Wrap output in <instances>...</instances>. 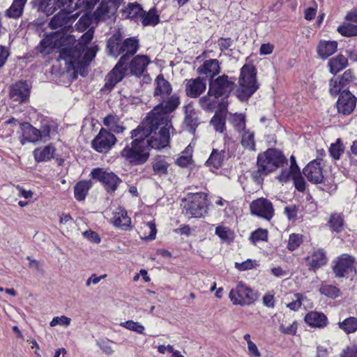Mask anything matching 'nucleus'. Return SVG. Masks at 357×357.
<instances>
[{"label": "nucleus", "mask_w": 357, "mask_h": 357, "mask_svg": "<svg viewBox=\"0 0 357 357\" xmlns=\"http://www.w3.org/2000/svg\"><path fill=\"white\" fill-rule=\"evenodd\" d=\"M98 46H57L56 61H63L67 72L73 71V77L79 74L84 77L87 68L96 57Z\"/></svg>", "instance_id": "f257e3e1"}, {"label": "nucleus", "mask_w": 357, "mask_h": 357, "mask_svg": "<svg viewBox=\"0 0 357 357\" xmlns=\"http://www.w3.org/2000/svg\"><path fill=\"white\" fill-rule=\"evenodd\" d=\"M257 68L253 65L245 64L241 69L237 89L238 98L241 101L248 100L259 89L257 82Z\"/></svg>", "instance_id": "f03ea898"}, {"label": "nucleus", "mask_w": 357, "mask_h": 357, "mask_svg": "<svg viewBox=\"0 0 357 357\" xmlns=\"http://www.w3.org/2000/svg\"><path fill=\"white\" fill-rule=\"evenodd\" d=\"M207 195L205 192H190L181 200L183 213L190 218H200L207 213Z\"/></svg>", "instance_id": "7ed1b4c3"}, {"label": "nucleus", "mask_w": 357, "mask_h": 357, "mask_svg": "<svg viewBox=\"0 0 357 357\" xmlns=\"http://www.w3.org/2000/svg\"><path fill=\"white\" fill-rule=\"evenodd\" d=\"M257 162L261 165V170L268 174L287 164V159L282 151L268 148L258 154Z\"/></svg>", "instance_id": "20e7f679"}, {"label": "nucleus", "mask_w": 357, "mask_h": 357, "mask_svg": "<svg viewBox=\"0 0 357 357\" xmlns=\"http://www.w3.org/2000/svg\"><path fill=\"white\" fill-rule=\"evenodd\" d=\"M130 165L139 166L145 164L150 156L149 149L143 144H139L137 140H132L127 144L120 153Z\"/></svg>", "instance_id": "39448f33"}, {"label": "nucleus", "mask_w": 357, "mask_h": 357, "mask_svg": "<svg viewBox=\"0 0 357 357\" xmlns=\"http://www.w3.org/2000/svg\"><path fill=\"white\" fill-rule=\"evenodd\" d=\"M229 297L234 305L241 306L253 304L258 298V294L243 282H239L236 288L231 289Z\"/></svg>", "instance_id": "423d86ee"}, {"label": "nucleus", "mask_w": 357, "mask_h": 357, "mask_svg": "<svg viewBox=\"0 0 357 357\" xmlns=\"http://www.w3.org/2000/svg\"><path fill=\"white\" fill-rule=\"evenodd\" d=\"M234 85L233 81L229 80L227 75H222L215 79L210 80L208 96H213L216 99L222 96L227 98L233 91Z\"/></svg>", "instance_id": "0eeeda50"}, {"label": "nucleus", "mask_w": 357, "mask_h": 357, "mask_svg": "<svg viewBox=\"0 0 357 357\" xmlns=\"http://www.w3.org/2000/svg\"><path fill=\"white\" fill-rule=\"evenodd\" d=\"M92 178L100 181L108 193L114 192L122 180L114 172H106L103 169L98 167L91 172Z\"/></svg>", "instance_id": "6e6552de"}, {"label": "nucleus", "mask_w": 357, "mask_h": 357, "mask_svg": "<svg viewBox=\"0 0 357 357\" xmlns=\"http://www.w3.org/2000/svg\"><path fill=\"white\" fill-rule=\"evenodd\" d=\"M116 138L110 131L102 128L91 142L92 148L99 153H107L116 144Z\"/></svg>", "instance_id": "1a4fd4ad"}, {"label": "nucleus", "mask_w": 357, "mask_h": 357, "mask_svg": "<svg viewBox=\"0 0 357 357\" xmlns=\"http://www.w3.org/2000/svg\"><path fill=\"white\" fill-rule=\"evenodd\" d=\"M356 261L354 257L342 255L337 260L334 261V265L332 268L335 278H342L348 277L352 272L356 273Z\"/></svg>", "instance_id": "9d476101"}, {"label": "nucleus", "mask_w": 357, "mask_h": 357, "mask_svg": "<svg viewBox=\"0 0 357 357\" xmlns=\"http://www.w3.org/2000/svg\"><path fill=\"white\" fill-rule=\"evenodd\" d=\"M77 0H41L39 9L47 15L52 14L56 8L62 10L74 11L77 8Z\"/></svg>", "instance_id": "9b49d317"}, {"label": "nucleus", "mask_w": 357, "mask_h": 357, "mask_svg": "<svg viewBox=\"0 0 357 357\" xmlns=\"http://www.w3.org/2000/svg\"><path fill=\"white\" fill-rule=\"evenodd\" d=\"M165 126L160 128L158 133L152 134L151 137L148 139L147 147L150 149H162L169 146L170 137H169V129L172 128L173 130L174 128L172 125L170 124L169 126V121H166Z\"/></svg>", "instance_id": "f8f14e48"}, {"label": "nucleus", "mask_w": 357, "mask_h": 357, "mask_svg": "<svg viewBox=\"0 0 357 357\" xmlns=\"http://www.w3.org/2000/svg\"><path fill=\"white\" fill-rule=\"evenodd\" d=\"M31 87L27 81L20 80L9 88V98L20 104L26 103L29 100Z\"/></svg>", "instance_id": "ddd939ff"}, {"label": "nucleus", "mask_w": 357, "mask_h": 357, "mask_svg": "<svg viewBox=\"0 0 357 357\" xmlns=\"http://www.w3.org/2000/svg\"><path fill=\"white\" fill-rule=\"evenodd\" d=\"M252 215L270 220L274 215L273 204L266 198H259L252 201L250 205Z\"/></svg>", "instance_id": "4468645a"}, {"label": "nucleus", "mask_w": 357, "mask_h": 357, "mask_svg": "<svg viewBox=\"0 0 357 357\" xmlns=\"http://www.w3.org/2000/svg\"><path fill=\"white\" fill-rule=\"evenodd\" d=\"M357 98L351 93L349 89H343L339 93V98L336 103L339 113L343 115L351 114L356 105Z\"/></svg>", "instance_id": "2eb2a0df"}, {"label": "nucleus", "mask_w": 357, "mask_h": 357, "mask_svg": "<svg viewBox=\"0 0 357 357\" xmlns=\"http://www.w3.org/2000/svg\"><path fill=\"white\" fill-rule=\"evenodd\" d=\"M356 79L351 69L347 70L340 78L331 79L329 81L331 95L333 96L338 95L343 89H348L349 84L355 83Z\"/></svg>", "instance_id": "dca6fc26"}, {"label": "nucleus", "mask_w": 357, "mask_h": 357, "mask_svg": "<svg viewBox=\"0 0 357 357\" xmlns=\"http://www.w3.org/2000/svg\"><path fill=\"white\" fill-rule=\"evenodd\" d=\"M75 36L66 34L61 31L46 33L39 45H75Z\"/></svg>", "instance_id": "f3484780"}, {"label": "nucleus", "mask_w": 357, "mask_h": 357, "mask_svg": "<svg viewBox=\"0 0 357 357\" xmlns=\"http://www.w3.org/2000/svg\"><path fill=\"white\" fill-rule=\"evenodd\" d=\"M73 13V11L61 10L51 19L49 23L50 27L53 29L70 27L79 16L78 12L74 14Z\"/></svg>", "instance_id": "a211bd4d"}, {"label": "nucleus", "mask_w": 357, "mask_h": 357, "mask_svg": "<svg viewBox=\"0 0 357 357\" xmlns=\"http://www.w3.org/2000/svg\"><path fill=\"white\" fill-rule=\"evenodd\" d=\"M321 160L316 159L310 162L303 170V173L307 179L314 184L321 183L324 181Z\"/></svg>", "instance_id": "6ab92c4d"}, {"label": "nucleus", "mask_w": 357, "mask_h": 357, "mask_svg": "<svg viewBox=\"0 0 357 357\" xmlns=\"http://www.w3.org/2000/svg\"><path fill=\"white\" fill-rule=\"evenodd\" d=\"M305 260L307 262L309 271L314 272H316L321 266L326 265L328 261L326 252L321 248L314 251L311 257H306Z\"/></svg>", "instance_id": "aec40b11"}, {"label": "nucleus", "mask_w": 357, "mask_h": 357, "mask_svg": "<svg viewBox=\"0 0 357 357\" xmlns=\"http://www.w3.org/2000/svg\"><path fill=\"white\" fill-rule=\"evenodd\" d=\"M149 63V57L144 55H137L134 57L129 64L130 74L137 77H141L146 70Z\"/></svg>", "instance_id": "412c9836"}, {"label": "nucleus", "mask_w": 357, "mask_h": 357, "mask_svg": "<svg viewBox=\"0 0 357 357\" xmlns=\"http://www.w3.org/2000/svg\"><path fill=\"white\" fill-rule=\"evenodd\" d=\"M206 78L198 77L196 79H190L189 83L186 84V94L190 98H197L206 89Z\"/></svg>", "instance_id": "4be33fe9"}, {"label": "nucleus", "mask_w": 357, "mask_h": 357, "mask_svg": "<svg viewBox=\"0 0 357 357\" xmlns=\"http://www.w3.org/2000/svg\"><path fill=\"white\" fill-rule=\"evenodd\" d=\"M220 72L219 61L217 59H209L204 62L202 66L198 68L197 73L199 75H206L209 79H213V77Z\"/></svg>", "instance_id": "5701e85b"}, {"label": "nucleus", "mask_w": 357, "mask_h": 357, "mask_svg": "<svg viewBox=\"0 0 357 357\" xmlns=\"http://www.w3.org/2000/svg\"><path fill=\"white\" fill-rule=\"evenodd\" d=\"M306 324L314 328H324L328 325V318L323 313L317 311L308 312L304 319Z\"/></svg>", "instance_id": "b1692460"}, {"label": "nucleus", "mask_w": 357, "mask_h": 357, "mask_svg": "<svg viewBox=\"0 0 357 357\" xmlns=\"http://www.w3.org/2000/svg\"><path fill=\"white\" fill-rule=\"evenodd\" d=\"M127 70V67H121L116 64L107 75V81L105 87L113 88L125 77Z\"/></svg>", "instance_id": "393cba45"}, {"label": "nucleus", "mask_w": 357, "mask_h": 357, "mask_svg": "<svg viewBox=\"0 0 357 357\" xmlns=\"http://www.w3.org/2000/svg\"><path fill=\"white\" fill-rule=\"evenodd\" d=\"M130 134V138L132 139V140H137L139 142V144H143L147 146V138L151 135V130H148L145 126V123L142 122L137 128L132 130Z\"/></svg>", "instance_id": "a878e982"}, {"label": "nucleus", "mask_w": 357, "mask_h": 357, "mask_svg": "<svg viewBox=\"0 0 357 357\" xmlns=\"http://www.w3.org/2000/svg\"><path fill=\"white\" fill-rule=\"evenodd\" d=\"M55 151V147L52 144H49L43 148H36L33 154L37 162H42L54 158Z\"/></svg>", "instance_id": "bb28decb"}, {"label": "nucleus", "mask_w": 357, "mask_h": 357, "mask_svg": "<svg viewBox=\"0 0 357 357\" xmlns=\"http://www.w3.org/2000/svg\"><path fill=\"white\" fill-rule=\"evenodd\" d=\"M179 104V97L176 94H173L168 98L165 104L160 103L154 109L158 112H162L165 114H168L173 112L178 107Z\"/></svg>", "instance_id": "cd10ccee"}, {"label": "nucleus", "mask_w": 357, "mask_h": 357, "mask_svg": "<svg viewBox=\"0 0 357 357\" xmlns=\"http://www.w3.org/2000/svg\"><path fill=\"white\" fill-rule=\"evenodd\" d=\"M20 126L22 135L27 137L29 142L36 143L40 139V130L33 127L30 123L22 122Z\"/></svg>", "instance_id": "c85d7f7f"}, {"label": "nucleus", "mask_w": 357, "mask_h": 357, "mask_svg": "<svg viewBox=\"0 0 357 357\" xmlns=\"http://www.w3.org/2000/svg\"><path fill=\"white\" fill-rule=\"evenodd\" d=\"M155 84L156 85L153 96H158L163 94L170 95L172 91L171 84L165 79L162 74H160L157 76Z\"/></svg>", "instance_id": "c756f323"}, {"label": "nucleus", "mask_w": 357, "mask_h": 357, "mask_svg": "<svg viewBox=\"0 0 357 357\" xmlns=\"http://www.w3.org/2000/svg\"><path fill=\"white\" fill-rule=\"evenodd\" d=\"M225 157V151H218L216 149H213L211 153L206 161L205 165L207 167H212L215 169L222 167Z\"/></svg>", "instance_id": "7c9ffc66"}, {"label": "nucleus", "mask_w": 357, "mask_h": 357, "mask_svg": "<svg viewBox=\"0 0 357 357\" xmlns=\"http://www.w3.org/2000/svg\"><path fill=\"white\" fill-rule=\"evenodd\" d=\"M330 73L336 75L337 73L343 70L348 65V60L342 54H338L337 56L331 59L328 63Z\"/></svg>", "instance_id": "2f4dec72"}, {"label": "nucleus", "mask_w": 357, "mask_h": 357, "mask_svg": "<svg viewBox=\"0 0 357 357\" xmlns=\"http://www.w3.org/2000/svg\"><path fill=\"white\" fill-rule=\"evenodd\" d=\"M91 186V181H79L74 187L75 198L77 201L84 200Z\"/></svg>", "instance_id": "473e14b6"}, {"label": "nucleus", "mask_w": 357, "mask_h": 357, "mask_svg": "<svg viewBox=\"0 0 357 357\" xmlns=\"http://www.w3.org/2000/svg\"><path fill=\"white\" fill-rule=\"evenodd\" d=\"M210 123L213 126L215 131L222 133L225 130L226 112L221 109L216 111Z\"/></svg>", "instance_id": "72a5a7b5"}, {"label": "nucleus", "mask_w": 357, "mask_h": 357, "mask_svg": "<svg viewBox=\"0 0 357 357\" xmlns=\"http://www.w3.org/2000/svg\"><path fill=\"white\" fill-rule=\"evenodd\" d=\"M26 0H14L10 7L6 10V15L10 18L20 17L24 10Z\"/></svg>", "instance_id": "f704fd0d"}, {"label": "nucleus", "mask_w": 357, "mask_h": 357, "mask_svg": "<svg viewBox=\"0 0 357 357\" xmlns=\"http://www.w3.org/2000/svg\"><path fill=\"white\" fill-rule=\"evenodd\" d=\"M169 164L158 155L152 163V168L155 175L159 176H166L168 174V167Z\"/></svg>", "instance_id": "c9c22d12"}, {"label": "nucleus", "mask_w": 357, "mask_h": 357, "mask_svg": "<svg viewBox=\"0 0 357 357\" xmlns=\"http://www.w3.org/2000/svg\"><path fill=\"white\" fill-rule=\"evenodd\" d=\"M166 121H169V126L170 124H172L170 120L165 119V118L160 117V116H155L151 119H147L146 122H144V123H145V126H146V128L148 130H151V135H152V134L157 133L156 132L157 130L160 129V128L165 126V124L167 123Z\"/></svg>", "instance_id": "e433bc0d"}, {"label": "nucleus", "mask_w": 357, "mask_h": 357, "mask_svg": "<svg viewBox=\"0 0 357 357\" xmlns=\"http://www.w3.org/2000/svg\"><path fill=\"white\" fill-rule=\"evenodd\" d=\"M143 14V9L142 6L137 3H129L123 10V16L126 18L135 19L138 17H142Z\"/></svg>", "instance_id": "4c0bfd02"}, {"label": "nucleus", "mask_w": 357, "mask_h": 357, "mask_svg": "<svg viewBox=\"0 0 357 357\" xmlns=\"http://www.w3.org/2000/svg\"><path fill=\"white\" fill-rule=\"evenodd\" d=\"M141 18L143 26H154L160 22L159 15L157 13L155 8H151L147 13L143 10Z\"/></svg>", "instance_id": "58836bf2"}, {"label": "nucleus", "mask_w": 357, "mask_h": 357, "mask_svg": "<svg viewBox=\"0 0 357 357\" xmlns=\"http://www.w3.org/2000/svg\"><path fill=\"white\" fill-rule=\"evenodd\" d=\"M328 225L331 231L340 233L344 229V219L340 214L333 213L331 215Z\"/></svg>", "instance_id": "ea45409f"}, {"label": "nucleus", "mask_w": 357, "mask_h": 357, "mask_svg": "<svg viewBox=\"0 0 357 357\" xmlns=\"http://www.w3.org/2000/svg\"><path fill=\"white\" fill-rule=\"evenodd\" d=\"M339 328L347 334H350L357 331V318L349 317L342 321L338 323Z\"/></svg>", "instance_id": "a19ab883"}, {"label": "nucleus", "mask_w": 357, "mask_h": 357, "mask_svg": "<svg viewBox=\"0 0 357 357\" xmlns=\"http://www.w3.org/2000/svg\"><path fill=\"white\" fill-rule=\"evenodd\" d=\"M244 132L242 135L241 144L243 148L250 151H255V133L249 130H243Z\"/></svg>", "instance_id": "79ce46f5"}, {"label": "nucleus", "mask_w": 357, "mask_h": 357, "mask_svg": "<svg viewBox=\"0 0 357 357\" xmlns=\"http://www.w3.org/2000/svg\"><path fill=\"white\" fill-rule=\"evenodd\" d=\"M122 39L121 34L117 32L108 39L107 45H138L139 43V40L135 38H127L123 42Z\"/></svg>", "instance_id": "37998d69"}, {"label": "nucleus", "mask_w": 357, "mask_h": 357, "mask_svg": "<svg viewBox=\"0 0 357 357\" xmlns=\"http://www.w3.org/2000/svg\"><path fill=\"white\" fill-rule=\"evenodd\" d=\"M319 292L321 294L331 299H335L340 295V289L332 284H321L319 288Z\"/></svg>", "instance_id": "c03bdc74"}, {"label": "nucleus", "mask_w": 357, "mask_h": 357, "mask_svg": "<svg viewBox=\"0 0 357 357\" xmlns=\"http://www.w3.org/2000/svg\"><path fill=\"white\" fill-rule=\"evenodd\" d=\"M344 146L341 139H337L335 143L331 144L329 153L334 160H339L341 155L344 152Z\"/></svg>", "instance_id": "a18cd8bd"}, {"label": "nucleus", "mask_w": 357, "mask_h": 357, "mask_svg": "<svg viewBox=\"0 0 357 357\" xmlns=\"http://www.w3.org/2000/svg\"><path fill=\"white\" fill-rule=\"evenodd\" d=\"M56 50L57 46H36L34 50L32 51V53L26 54L25 56H24V59H29V57L34 56L38 53H40L44 56L52 54L53 52L56 53Z\"/></svg>", "instance_id": "49530a36"}, {"label": "nucleus", "mask_w": 357, "mask_h": 357, "mask_svg": "<svg viewBox=\"0 0 357 357\" xmlns=\"http://www.w3.org/2000/svg\"><path fill=\"white\" fill-rule=\"evenodd\" d=\"M250 241L254 244L259 241H268V230L266 229L258 228L252 231L249 238Z\"/></svg>", "instance_id": "de8ad7c7"}, {"label": "nucleus", "mask_w": 357, "mask_h": 357, "mask_svg": "<svg viewBox=\"0 0 357 357\" xmlns=\"http://www.w3.org/2000/svg\"><path fill=\"white\" fill-rule=\"evenodd\" d=\"M109 10L110 8L109 4L102 1L94 13L95 19L97 21L105 20L109 17Z\"/></svg>", "instance_id": "09e8293b"}, {"label": "nucleus", "mask_w": 357, "mask_h": 357, "mask_svg": "<svg viewBox=\"0 0 357 357\" xmlns=\"http://www.w3.org/2000/svg\"><path fill=\"white\" fill-rule=\"evenodd\" d=\"M197 117H193L192 114H188L186 112L185 118H184V123L185 124L188 130L190 132L194 134L195 132L196 128L199 125Z\"/></svg>", "instance_id": "8fccbe9b"}, {"label": "nucleus", "mask_w": 357, "mask_h": 357, "mask_svg": "<svg viewBox=\"0 0 357 357\" xmlns=\"http://www.w3.org/2000/svg\"><path fill=\"white\" fill-rule=\"evenodd\" d=\"M337 31L341 35L344 36L351 37L357 36V25L346 24L339 26L337 28Z\"/></svg>", "instance_id": "3c124183"}, {"label": "nucleus", "mask_w": 357, "mask_h": 357, "mask_svg": "<svg viewBox=\"0 0 357 357\" xmlns=\"http://www.w3.org/2000/svg\"><path fill=\"white\" fill-rule=\"evenodd\" d=\"M337 46H317V52L319 58L326 59L337 51Z\"/></svg>", "instance_id": "603ef678"}, {"label": "nucleus", "mask_w": 357, "mask_h": 357, "mask_svg": "<svg viewBox=\"0 0 357 357\" xmlns=\"http://www.w3.org/2000/svg\"><path fill=\"white\" fill-rule=\"evenodd\" d=\"M303 242V236L296 234L289 235L287 248L290 251L296 250Z\"/></svg>", "instance_id": "864d4df0"}, {"label": "nucleus", "mask_w": 357, "mask_h": 357, "mask_svg": "<svg viewBox=\"0 0 357 357\" xmlns=\"http://www.w3.org/2000/svg\"><path fill=\"white\" fill-rule=\"evenodd\" d=\"M132 47L131 50H127L123 52L122 56L120 57L119 60L118 61L116 65L124 67V65L127 63L128 60L130 59L132 56H133L137 51L139 46H130Z\"/></svg>", "instance_id": "5fc2aeb1"}, {"label": "nucleus", "mask_w": 357, "mask_h": 357, "mask_svg": "<svg viewBox=\"0 0 357 357\" xmlns=\"http://www.w3.org/2000/svg\"><path fill=\"white\" fill-rule=\"evenodd\" d=\"M121 326L123 327L139 334H142L144 331V327L139 322L134 321L132 320H128L125 322H122Z\"/></svg>", "instance_id": "6e6d98bb"}, {"label": "nucleus", "mask_w": 357, "mask_h": 357, "mask_svg": "<svg viewBox=\"0 0 357 357\" xmlns=\"http://www.w3.org/2000/svg\"><path fill=\"white\" fill-rule=\"evenodd\" d=\"M294 181V184L295 186V188L301 192H303L305 190V181L304 178L301 175V172L298 174H294V176L292 178Z\"/></svg>", "instance_id": "4d7b16f0"}, {"label": "nucleus", "mask_w": 357, "mask_h": 357, "mask_svg": "<svg viewBox=\"0 0 357 357\" xmlns=\"http://www.w3.org/2000/svg\"><path fill=\"white\" fill-rule=\"evenodd\" d=\"M91 24V18L87 15L82 16L76 24L77 29L81 32L86 30Z\"/></svg>", "instance_id": "13d9d810"}, {"label": "nucleus", "mask_w": 357, "mask_h": 357, "mask_svg": "<svg viewBox=\"0 0 357 357\" xmlns=\"http://www.w3.org/2000/svg\"><path fill=\"white\" fill-rule=\"evenodd\" d=\"M233 123L237 130L245 129V117L243 114H235L233 117Z\"/></svg>", "instance_id": "bf43d9fd"}, {"label": "nucleus", "mask_w": 357, "mask_h": 357, "mask_svg": "<svg viewBox=\"0 0 357 357\" xmlns=\"http://www.w3.org/2000/svg\"><path fill=\"white\" fill-rule=\"evenodd\" d=\"M94 30L93 28H90L86 33H84L78 40L76 45H89L93 37Z\"/></svg>", "instance_id": "052dcab7"}, {"label": "nucleus", "mask_w": 357, "mask_h": 357, "mask_svg": "<svg viewBox=\"0 0 357 357\" xmlns=\"http://www.w3.org/2000/svg\"><path fill=\"white\" fill-rule=\"evenodd\" d=\"M298 325L296 321H294L291 324L286 326L284 324H280V331L286 335H294L297 331Z\"/></svg>", "instance_id": "680f3d73"}, {"label": "nucleus", "mask_w": 357, "mask_h": 357, "mask_svg": "<svg viewBox=\"0 0 357 357\" xmlns=\"http://www.w3.org/2000/svg\"><path fill=\"white\" fill-rule=\"evenodd\" d=\"M126 47L129 46H107L108 54L114 58L125 52Z\"/></svg>", "instance_id": "e2e57ef3"}, {"label": "nucleus", "mask_w": 357, "mask_h": 357, "mask_svg": "<svg viewBox=\"0 0 357 357\" xmlns=\"http://www.w3.org/2000/svg\"><path fill=\"white\" fill-rule=\"evenodd\" d=\"M257 170L252 173L253 180L257 183H261L264 181L263 176H267L269 174L266 171L261 170V165L257 162Z\"/></svg>", "instance_id": "0e129e2a"}, {"label": "nucleus", "mask_w": 357, "mask_h": 357, "mask_svg": "<svg viewBox=\"0 0 357 357\" xmlns=\"http://www.w3.org/2000/svg\"><path fill=\"white\" fill-rule=\"evenodd\" d=\"M298 206L296 205L287 206L284 208V213L289 220H296L297 218Z\"/></svg>", "instance_id": "69168bd1"}, {"label": "nucleus", "mask_w": 357, "mask_h": 357, "mask_svg": "<svg viewBox=\"0 0 357 357\" xmlns=\"http://www.w3.org/2000/svg\"><path fill=\"white\" fill-rule=\"evenodd\" d=\"M294 296L296 299L288 303L287 307L291 310L297 311L301 307L303 296L302 294L298 293L295 294Z\"/></svg>", "instance_id": "338daca9"}, {"label": "nucleus", "mask_w": 357, "mask_h": 357, "mask_svg": "<svg viewBox=\"0 0 357 357\" xmlns=\"http://www.w3.org/2000/svg\"><path fill=\"white\" fill-rule=\"evenodd\" d=\"M340 357H357V344L347 347L342 351Z\"/></svg>", "instance_id": "774afa93"}]
</instances>
